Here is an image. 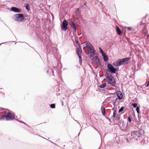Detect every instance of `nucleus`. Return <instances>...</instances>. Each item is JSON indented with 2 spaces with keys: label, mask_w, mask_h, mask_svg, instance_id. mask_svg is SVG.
Masks as SVG:
<instances>
[{
  "label": "nucleus",
  "mask_w": 149,
  "mask_h": 149,
  "mask_svg": "<svg viewBox=\"0 0 149 149\" xmlns=\"http://www.w3.org/2000/svg\"><path fill=\"white\" fill-rule=\"evenodd\" d=\"M148 15V14H146L144 17V18L142 20L140 23L138 24L137 26L138 28H142L143 31L145 30L146 29L147 22L145 19L146 18L147 16Z\"/></svg>",
  "instance_id": "6e6552de"
},
{
  "label": "nucleus",
  "mask_w": 149,
  "mask_h": 149,
  "mask_svg": "<svg viewBox=\"0 0 149 149\" xmlns=\"http://www.w3.org/2000/svg\"><path fill=\"white\" fill-rule=\"evenodd\" d=\"M139 109L140 107L138 106L136 108V111L138 114L139 113Z\"/></svg>",
  "instance_id": "f704fd0d"
},
{
  "label": "nucleus",
  "mask_w": 149,
  "mask_h": 149,
  "mask_svg": "<svg viewBox=\"0 0 149 149\" xmlns=\"http://www.w3.org/2000/svg\"><path fill=\"white\" fill-rule=\"evenodd\" d=\"M108 120H109V121L110 123H111V122H112V121H111V119H110V118H109V119H108Z\"/></svg>",
  "instance_id": "603ef678"
},
{
  "label": "nucleus",
  "mask_w": 149,
  "mask_h": 149,
  "mask_svg": "<svg viewBox=\"0 0 149 149\" xmlns=\"http://www.w3.org/2000/svg\"><path fill=\"white\" fill-rule=\"evenodd\" d=\"M99 49L102 55L105 53L100 47H99Z\"/></svg>",
  "instance_id": "cd10ccee"
},
{
  "label": "nucleus",
  "mask_w": 149,
  "mask_h": 149,
  "mask_svg": "<svg viewBox=\"0 0 149 149\" xmlns=\"http://www.w3.org/2000/svg\"><path fill=\"white\" fill-rule=\"evenodd\" d=\"M79 58V61L80 64H81L82 63V57L81 55H80L79 56H78Z\"/></svg>",
  "instance_id": "c85d7f7f"
},
{
  "label": "nucleus",
  "mask_w": 149,
  "mask_h": 149,
  "mask_svg": "<svg viewBox=\"0 0 149 149\" xmlns=\"http://www.w3.org/2000/svg\"><path fill=\"white\" fill-rule=\"evenodd\" d=\"M148 15V14H146L144 17V18L142 20L140 23L138 24L137 26L138 28H142L143 31L145 30L146 29L147 22L145 19L146 18L147 16Z\"/></svg>",
  "instance_id": "0eeeda50"
},
{
  "label": "nucleus",
  "mask_w": 149,
  "mask_h": 149,
  "mask_svg": "<svg viewBox=\"0 0 149 149\" xmlns=\"http://www.w3.org/2000/svg\"><path fill=\"white\" fill-rule=\"evenodd\" d=\"M115 94L117 95L118 98L119 100H121L123 98V94L120 91H117L115 93H111V95H112Z\"/></svg>",
  "instance_id": "ddd939ff"
},
{
  "label": "nucleus",
  "mask_w": 149,
  "mask_h": 149,
  "mask_svg": "<svg viewBox=\"0 0 149 149\" xmlns=\"http://www.w3.org/2000/svg\"><path fill=\"white\" fill-rule=\"evenodd\" d=\"M112 74L108 72H106L104 74V77L107 79L106 82L108 84L111 85L113 87H116V82Z\"/></svg>",
  "instance_id": "f03ea898"
},
{
  "label": "nucleus",
  "mask_w": 149,
  "mask_h": 149,
  "mask_svg": "<svg viewBox=\"0 0 149 149\" xmlns=\"http://www.w3.org/2000/svg\"><path fill=\"white\" fill-rule=\"evenodd\" d=\"M80 134V132H79L78 134V135H79Z\"/></svg>",
  "instance_id": "13d9d810"
},
{
  "label": "nucleus",
  "mask_w": 149,
  "mask_h": 149,
  "mask_svg": "<svg viewBox=\"0 0 149 149\" xmlns=\"http://www.w3.org/2000/svg\"><path fill=\"white\" fill-rule=\"evenodd\" d=\"M68 24L67 21L65 19L62 22L61 28L62 30L65 31L68 29Z\"/></svg>",
  "instance_id": "f8f14e48"
},
{
  "label": "nucleus",
  "mask_w": 149,
  "mask_h": 149,
  "mask_svg": "<svg viewBox=\"0 0 149 149\" xmlns=\"http://www.w3.org/2000/svg\"><path fill=\"white\" fill-rule=\"evenodd\" d=\"M75 121H76L81 126V125L80 124V123L78 122L77 120H75Z\"/></svg>",
  "instance_id": "8fccbe9b"
},
{
  "label": "nucleus",
  "mask_w": 149,
  "mask_h": 149,
  "mask_svg": "<svg viewBox=\"0 0 149 149\" xmlns=\"http://www.w3.org/2000/svg\"><path fill=\"white\" fill-rule=\"evenodd\" d=\"M58 86H59L58 85H56V87L54 88V90H56V91L57 93L59 91H60V89L59 88H58V89H57V88H58Z\"/></svg>",
  "instance_id": "c756f323"
},
{
  "label": "nucleus",
  "mask_w": 149,
  "mask_h": 149,
  "mask_svg": "<svg viewBox=\"0 0 149 149\" xmlns=\"http://www.w3.org/2000/svg\"><path fill=\"white\" fill-rule=\"evenodd\" d=\"M106 119H108H108L109 118L108 117H106Z\"/></svg>",
  "instance_id": "864d4df0"
},
{
  "label": "nucleus",
  "mask_w": 149,
  "mask_h": 149,
  "mask_svg": "<svg viewBox=\"0 0 149 149\" xmlns=\"http://www.w3.org/2000/svg\"><path fill=\"white\" fill-rule=\"evenodd\" d=\"M17 121H19V122L20 123H23V124H25V125H26L28 127H31L29 125H27V124H26V123H25V122L22 121H19L18 120H17Z\"/></svg>",
  "instance_id": "c9c22d12"
},
{
  "label": "nucleus",
  "mask_w": 149,
  "mask_h": 149,
  "mask_svg": "<svg viewBox=\"0 0 149 149\" xmlns=\"http://www.w3.org/2000/svg\"><path fill=\"white\" fill-rule=\"evenodd\" d=\"M100 4H101V5H102V3H100Z\"/></svg>",
  "instance_id": "bf43d9fd"
},
{
  "label": "nucleus",
  "mask_w": 149,
  "mask_h": 149,
  "mask_svg": "<svg viewBox=\"0 0 149 149\" xmlns=\"http://www.w3.org/2000/svg\"><path fill=\"white\" fill-rule=\"evenodd\" d=\"M93 60L95 61L97 64L100 67L101 66V64L99 57L97 56H95L93 57Z\"/></svg>",
  "instance_id": "4468645a"
},
{
  "label": "nucleus",
  "mask_w": 149,
  "mask_h": 149,
  "mask_svg": "<svg viewBox=\"0 0 149 149\" xmlns=\"http://www.w3.org/2000/svg\"><path fill=\"white\" fill-rule=\"evenodd\" d=\"M1 110H3V109L1 108Z\"/></svg>",
  "instance_id": "4d7b16f0"
},
{
  "label": "nucleus",
  "mask_w": 149,
  "mask_h": 149,
  "mask_svg": "<svg viewBox=\"0 0 149 149\" xmlns=\"http://www.w3.org/2000/svg\"><path fill=\"white\" fill-rule=\"evenodd\" d=\"M10 10L16 13H19L21 12V10L19 8L16 7H13L11 8Z\"/></svg>",
  "instance_id": "dca6fc26"
},
{
  "label": "nucleus",
  "mask_w": 149,
  "mask_h": 149,
  "mask_svg": "<svg viewBox=\"0 0 149 149\" xmlns=\"http://www.w3.org/2000/svg\"><path fill=\"white\" fill-rule=\"evenodd\" d=\"M118 98H116V99H115V101H114V102H116V101H117V100H118Z\"/></svg>",
  "instance_id": "49530a36"
},
{
  "label": "nucleus",
  "mask_w": 149,
  "mask_h": 149,
  "mask_svg": "<svg viewBox=\"0 0 149 149\" xmlns=\"http://www.w3.org/2000/svg\"><path fill=\"white\" fill-rule=\"evenodd\" d=\"M59 75H57L58 77H59V79L60 81H63V79H62V78L60 76V72H59Z\"/></svg>",
  "instance_id": "58836bf2"
},
{
  "label": "nucleus",
  "mask_w": 149,
  "mask_h": 149,
  "mask_svg": "<svg viewBox=\"0 0 149 149\" xmlns=\"http://www.w3.org/2000/svg\"><path fill=\"white\" fill-rule=\"evenodd\" d=\"M60 93H56V95L57 96H58V95H60Z\"/></svg>",
  "instance_id": "3c124183"
},
{
  "label": "nucleus",
  "mask_w": 149,
  "mask_h": 149,
  "mask_svg": "<svg viewBox=\"0 0 149 149\" xmlns=\"http://www.w3.org/2000/svg\"><path fill=\"white\" fill-rule=\"evenodd\" d=\"M15 42V41H8V42H4L3 43H0V46L1 45H2V44H7V43H11V42Z\"/></svg>",
  "instance_id": "72a5a7b5"
},
{
  "label": "nucleus",
  "mask_w": 149,
  "mask_h": 149,
  "mask_svg": "<svg viewBox=\"0 0 149 149\" xmlns=\"http://www.w3.org/2000/svg\"><path fill=\"white\" fill-rule=\"evenodd\" d=\"M24 7L28 11H29L30 10V8L29 5L27 3H25L24 4Z\"/></svg>",
  "instance_id": "412c9836"
},
{
  "label": "nucleus",
  "mask_w": 149,
  "mask_h": 149,
  "mask_svg": "<svg viewBox=\"0 0 149 149\" xmlns=\"http://www.w3.org/2000/svg\"><path fill=\"white\" fill-rule=\"evenodd\" d=\"M112 110H114V108H112Z\"/></svg>",
  "instance_id": "6e6d98bb"
},
{
  "label": "nucleus",
  "mask_w": 149,
  "mask_h": 149,
  "mask_svg": "<svg viewBox=\"0 0 149 149\" xmlns=\"http://www.w3.org/2000/svg\"><path fill=\"white\" fill-rule=\"evenodd\" d=\"M106 86V84L105 83L100 85L99 87L100 88H105Z\"/></svg>",
  "instance_id": "b1692460"
},
{
  "label": "nucleus",
  "mask_w": 149,
  "mask_h": 149,
  "mask_svg": "<svg viewBox=\"0 0 149 149\" xmlns=\"http://www.w3.org/2000/svg\"><path fill=\"white\" fill-rule=\"evenodd\" d=\"M127 120L130 123L132 121V118L131 117L128 116L127 118Z\"/></svg>",
  "instance_id": "e433bc0d"
},
{
  "label": "nucleus",
  "mask_w": 149,
  "mask_h": 149,
  "mask_svg": "<svg viewBox=\"0 0 149 149\" xmlns=\"http://www.w3.org/2000/svg\"><path fill=\"white\" fill-rule=\"evenodd\" d=\"M130 59L131 58L129 57L119 59L116 61L113 62V64L115 67H118L122 65H125L128 63Z\"/></svg>",
  "instance_id": "f257e3e1"
},
{
  "label": "nucleus",
  "mask_w": 149,
  "mask_h": 149,
  "mask_svg": "<svg viewBox=\"0 0 149 149\" xmlns=\"http://www.w3.org/2000/svg\"><path fill=\"white\" fill-rule=\"evenodd\" d=\"M116 102H113V104L114 105V107H115V106H116Z\"/></svg>",
  "instance_id": "a18cd8bd"
},
{
  "label": "nucleus",
  "mask_w": 149,
  "mask_h": 149,
  "mask_svg": "<svg viewBox=\"0 0 149 149\" xmlns=\"http://www.w3.org/2000/svg\"><path fill=\"white\" fill-rule=\"evenodd\" d=\"M49 141L50 142H51L52 143L54 144V145H56V144L55 143H54L53 142H52V141H50V140H49Z\"/></svg>",
  "instance_id": "de8ad7c7"
},
{
  "label": "nucleus",
  "mask_w": 149,
  "mask_h": 149,
  "mask_svg": "<svg viewBox=\"0 0 149 149\" xmlns=\"http://www.w3.org/2000/svg\"><path fill=\"white\" fill-rule=\"evenodd\" d=\"M116 28L117 34L118 35H120L121 33V31L120 28L117 26H116Z\"/></svg>",
  "instance_id": "4be33fe9"
},
{
  "label": "nucleus",
  "mask_w": 149,
  "mask_h": 149,
  "mask_svg": "<svg viewBox=\"0 0 149 149\" xmlns=\"http://www.w3.org/2000/svg\"><path fill=\"white\" fill-rule=\"evenodd\" d=\"M126 140L127 141V143H130V140L128 139L127 138L126 139Z\"/></svg>",
  "instance_id": "c03bdc74"
},
{
  "label": "nucleus",
  "mask_w": 149,
  "mask_h": 149,
  "mask_svg": "<svg viewBox=\"0 0 149 149\" xmlns=\"http://www.w3.org/2000/svg\"><path fill=\"white\" fill-rule=\"evenodd\" d=\"M82 51L81 47H79L78 48L76 49V53L78 56L81 55Z\"/></svg>",
  "instance_id": "f3484780"
},
{
  "label": "nucleus",
  "mask_w": 149,
  "mask_h": 149,
  "mask_svg": "<svg viewBox=\"0 0 149 149\" xmlns=\"http://www.w3.org/2000/svg\"><path fill=\"white\" fill-rule=\"evenodd\" d=\"M117 113L116 112V110H114L113 112V115L111 117V118H114L116 116Z\"/></svg>",
  "instance_id": "a878e982"
},
{
  "label": "nucleus",
  "mask_w": 149,
  "mask_h": 149,
  "mask_svg": "<svg viewBox=\"0 0 149 149\" xmlns=\"http://www.w3.org/2000/svg\"><path fill=\"white\" fill-rule=\"evenodd\" d=\"M46 72L49 76H55L56 75H59V72L57 70V68L55 67H53V69L49 68L47 69Z\"/></svg>",
  "instance_id": "39448f33"
},
{
  "label": "nucleus",
  "mask_w": 149,
  "mask_h": 149,
  "mask_svg": "<svg viewBox=\"0 0 149 149\" xmlns=\"http://www.w3.org/2000/svg\"><path fill=\"white\" fill-rule=\"evenodd\" d=\"M99 77H103V75H100V74H99Z\"/></svg>",
  "instance_id": "09e8293b"
},
{
  "label": "nucleus",
  "mask_w": 149,
  "mask_h": 149,
  "mask_svg": "<svg viewBox=\"0 0 149 149\" xmlns=\"http://www.w3.org/2000/svg\"><path fill=\"white\" fill-rule=\"evenodd\" d=\"M74 37L75 42L76 44L78 45L79 47H81L79 42L78 40L77 37L76 36H75Z\"/></svg>",
  "instance_id": "aec40b11"
},
{
  "label": "nucleus",
  "mask_w": 149,
  "mask_h": 149,
  "mask_svg": "<svg viewBox=\"0 0 149 149\" xmlns=\"http://www.w3.org/2000/svg\"><path fill=\"white\" fill-rule=\"evenodd\" d=\"M86 45L88 47L90 50V52L88 53H86V54L89 56L92 57L95 55V52L93 46L89 42H86Z\"/></svg>",
  "instance_id": "423d86ee"
},
{
  "label": "nucleus",
  "mask_w": 149,
  "mask_h": 149,
  "mask_svg": "<svg viewBox=\"0 0 149 149\" xmlns=\"http://www.w3.org/2000/svg\"><path fill=\"white\" fill-rule=\"evenodd\" d=\"M68 20L69 21V24L70 27L73 30L74 32L76 33L77 28V24L72 20V18L69 19Z\"/></svg>",
  "instance_id": "9d476101"
},
{
  "label": "nucleus",
  "mask_w": 149,
  "mask_h": 149,
  "mask_svg": "<svg viewBox=\"0 0 149 149\" xmlns=\"http://www.w3.org/2000/svg\"><path fill=\"white\" fill-rule=\"evenodd\" d=\"M50 107L52 109H55V104H52L49 105Z\"/></svg>",
  "instance_id": "7c9ffc66"
},
{
  "label": "nucleus",
  "mask_w": 149,
  "mask_h": 149,
  "mask_svg": "<svg viewBox=\"0 0 149 149\" xmlns=\"http://www.w3.org/2000/svg\"><path fill=\"white\" fill-rule=\"evenodd\" d=\"M84 5H85V6H86V3H84Z\"/></svg>",
  "instance_id": "5fc2aeb1"
},
{
  "label": "nucleus",
  "mask_w": 149,
  "mask_h": 149,
  "mask_svg": "<svg viewBox=\"0 0 149 149\" xmlns=\"http://www.w3.org/2000/svg\"><path fill=\"white\" fill-rule=\"evenodd\" d=\"M5 116L3 115V114L1 115V116L0 117V120H3L5 118Z\"/></svg>",
  "instance_id": "4c0bfd02"
},
{
  "label": "nucleus",
  "mask_w": 149,
  "mask_h": 149,
  "mask_svg": "<svg viewBox=\"0 0 149 149\" xmlns=\"http://www.w3.org/2000/svg\"><path fill=\"white\" fill-rule=\"evenodd\" d=\"M122 130L123 132H127L129 131V127L127 126V125L126 127H123L122 128Z\"/></svg>",
  "instance_id": "6ab92c4d"
},
{
  "label": "nucleus",
  "mask_w": 149,
  "mask_h": 149,
  "mask_svg": "<svg viewBox=\"0 0 149 149\" xmlns=\"http://www.w3.org/2000/svg\"><path fill=\"white\" fill-rule=\"evenodd\" d=\"M103 60L105 62H107L109 60V58L107 55L105 53H104L102 55Z\"/></svg>",
  "instance_id": "a211bd4d"
},
{
  "label": "nucleus",
  "mask_w": 149,
  "mask_h": 149,
  "mask_svg": "<svg viewBox=\"0 0 149 149\" xmlns=\"http://www.w3.org/2000/svg\"><path fill=\"white\" fill-rule=\"evenodd\" d=\"M14 19L17 21L21 22L25 19V17L22 13H18L15 15Z\"/></svg>",
  "instance_id": "9b49d317"
},
{
  "label": "nucleus",
  "mask_w": 149,
  "mask_h": 149,
  "mask_svg": "<svg viewBox=\"0 0 149 149\" xmlns=\"http://www.w3.org/2000/svg\"><path fill=\"white\" fill-rule=\"evenodd\" d=\"M101 113L103 116H105L106 115V113L105 112V108L104 107L102 108Z\"/></svg>",
  "instance_id": "5701e85b"
},
{
  "label": "nucleus",
  "mask_w": 149,
  "mask_h": 149,
  "mask_svg": "<svg viewBox=\"0 0 149 149\" xmlns=\"http://www.w3.org/2000/svg\"><path fill=\"white\" fill-rule=\"evenodd\" d=\"M139 29H141L142 31H143V33L142 34V36L144 37L145 38H146L147 39H149V34H147V30H146V29L144 30L143 31L142 28H138Z\"/></svg>",
  "instance_id": "2eb2a0df"
},
{
  "label": "nucleus",
  "mask_w": 149,
  "mask_h": 149,
  "mask_svg": "<svg viewBox=\"0 0 149 149\" xmlns=\"http://www.w3.org/2000/svg\"><path fill=\"white\" fill-rule=\"evenodd\" d=\"M127 28L130 31L131 30V29H132V27H127Z\"/></svg>",
  "instance_id": "79ce46f5"
},
{
  "label": "nucleus",
  "mask_w": 149,
  "mask_h": 149,
  "mask_svg": "<svg viewBox=\"0 0 149 149\" xmlns=\"http://www.w3.org/2000/svg\"><path fill=\"white\" fill-rule=\"evenodd\" d=\"M133 107L135 108H136L138 106H137V104L136 103H134L132 104L131 105Z\"/></svg>",
  "instance_id": "2f4dec72"
},
{
  "label": "nucleus",
  "mask_w": 149,
  "mask_h": 149,
  "mask_svg": "<svg viewBox=\"0 0 149 149\" xmlns=\"http://www.w3.org/2000/svg\"><path fill=\"white\" fill-rule=\"evenodd\" d=\"M113 65L111 63H108L107 65V69L106 71L111 74H115L118 70V68H115Z\"/></svg>",
  "instance_id": "20e7f679"
},
{
  "label": "nucleus",
  "mask_w": 149,
  "mask_h": 149,
  "mask_svg": "<svg viewBox=\"0 0 149 149\" xmlns=\"http://www.w3.org/2000/svg\"><path fill=\"white\" fill-rule=\"evenodd\" d=\"M114 97H109L107 98L106 100L107 101H108V100H109L111 98H113Z\"/></svg>",
  "instance_id": "ea45409f"
},
{
  "label": "nucleus",
  "mask_w": 149,
  "mask_h": 149,
  "mask_svg": "<svg viewBox=\"0 0 149 149\" xmlns=\"http://www.w3.org/2000/svg\"><path fill=\"white\" fill-rule=\"evenodd\" d=\"M77 10H79V9H78H78H77Z\"/></svg>",
  "instance_id": "680f3d73"
},
{
  "label": "nucleus",
  "mask_w": 149,
  "mask_h": 149,
  "mask_svg": "<svg viewBox=\"0 0 149 149\" xmlns=\"http://www.w3.org/2000/svg\"><path fill=\"white\" fill-rule=\"evenodd\" d=\"M146 86L147 87H149V80H148V82L147 84L146 85Z\"/></svg>",
  "instance_id": "37998d69"
},
{
  "label": "nucleus",
  "mask_w": 149,
  "mask_h": 149,
  "mask_svg": "<svg viewBox=\"0 0 149 149\" xmlns=\"http://www.w3.org/2000/svg\"><path fill=\"white\" fill-rule=\"evenodd\" d=\"M120 117V115H117L115 117V120L116 121L119 120Z\"/></svg>",
  "instance_id": "393cba45"
},
{
  "label": "nucleus",
  "mask_w": 149,
  "mask_h": 149,
  "mask_svg": "<svg viewBox=\"0 0 149 149\" xmlns=\"http://www.w3.org/2000/svg\"><path fill=\"white\" fill-rule=\"evenodd\" d=\"M49 47H51L50 46H49ZM46 50H47V54L50 53L51 51L49 50V46H46ZM48 55V54H47Z\"/></svg>",
  "instance_id": "bb28decb"
},
{
  "label": "nucleus",
  "mask_w": 149,
  "mask_h": 149,
  "mask_svg": "<svg viewBox=\"0 0 149 149\" xmlns=\"http://www.w3.org/2000/svg\"><path fill=\"white\" fill-rule=\"evenodd\" d=\"M124 107H122L120 109L118 110V112L120 113L122 111H123L124 110Z\"/></svg>",
  "instance_id": "473e14b6"
},
{
  "label": "nucleus",
  "mask_w": 149,
  "mask_h": 149,
  "mask_svg": "<svg viewBox=\"0 0 149 149\" xmlns=\"http://www.w3.org/2000/svg\"><path fill=\"white\" fill-rule=\"evenodd\" d=\"M131 138L135 140H137L138 138L141 137L143 134H144L143 130L141 129L137 131H133L131 132Z\"/></svg>",
  "instance_id": "7ed1b4c3"
},
{
  "label": "nucleus",
  "mask_w": 149,
  "mask_h": 149,
  "mask_svg": "<svg viewBox=\"0 0 149 149\" xmlns=\"http://www.w3.org/2000/svg\"><path fill=\"white\" fill-rule=\"evenodd\" d=\"M5 116V118H6L7 121L12 120L15 119V114L14 113L13 114L9 112L7 113H5L3 114Z\"/></svg>",
  "instance_id": "1a4fd4ad"
},
{
  "label": "nucleus",
  "mask_w": 149,
  "mask_h": 149,
  "mask_svg": "<svg viewBox=\"0 0 149 149\" xmlns=\"http://www.w3.org/2000/svg\"><path fill=\"white\" fill-rule=\"evenodd\" d=\"M122 123H123V124H122V125H123V121H122L121 120H120L119 122V123H120V124H121Z\"/></svg>",
  "instance_id": "a19ab883"
},
{
  "label": "nucleus",
  "mask_w": 149,
  "mask_h": 149,
  "mask_svg": "<svg viewBox=\"0 0 149 149\" xmlns=\"http://www.w3.org/2000/svg\"><path fill=\"white\" fill-rule=\"evenodd\" d=\"M148 24H149V23H148Z\"/></svg>",
  "instance_id": "e2e57ef3"
},
{
  "label": "nucleus",
  "mask_w": 149,
  "mask_h": 149,
  "mask_svg": "<svg viewBox=\"0 0 149 149\" xmlns=\"http://www.w3.org/2000/svg\"><path fill=\"white\" fill-rule=\"evenodd\" d=\"M148 80H149V77H148Z\"/></svg>",
  "instance_id": "052dcab7"
}]
</instances>
